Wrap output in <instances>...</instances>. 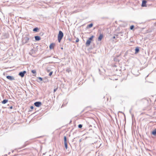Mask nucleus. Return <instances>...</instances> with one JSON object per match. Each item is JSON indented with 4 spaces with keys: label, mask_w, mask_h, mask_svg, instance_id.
Segmentation results:
<instances>
[{
    "label": "nucleus",
    "mask_w": 156,
    "mask_h": 156,
    "mask_svg": "<svg viewBox=\"0 0 156 156\" xmlns=\"http://www.w3.org/2000/svg\"><path fill=\"white\" fill-rule=\"evenodd\" d=\"M30 38L27 35H25L22 38V44H23L27 43L29 42Z\"/></svg>",
    "instance_id": "nucleus-1"
},
{
    "label": "nucleus",
    "mask_w": 156,
    "mask_h": 156,
    "mask_svg": "<svg viewBox=\"0 0 156 156\" xmlns=\"http://www.w3.org/2000/svg\"><path fill=\"white\" fill-rule=\"evenodd\" d=\"M63 36V33L61 30L59 31L58 36V39L59 42H60Z\"/></svg>",
    "instance_id": "nucleus-2"
},
{
    "label": "nucleus",
    "mask_w": 156,
    "mask_h": 156,
    "mask_svg": "<svg viewBox=\"0 0 156 156\" xmlns=\"http://www.w3.org/2000/svg\"><path fill=\"white\" fill-rule=\"evenodd\" d=\"M26 73V71H25L20 72L19 73V75L21 77H23L24 76L25 74Z\"/></svg>",
    "instance_id": "nucleus-3"
},
{
    "label": "nucleus",
    "mask_w": 156,
    "mask_h": 156,
    "mask_svg": "<svg viewBox=\"0 0 156 156\" xmlns=\"http://www.w3.org/2000/svg\"><path fill=\"white\" fill-rule=\"evenodd\" d=\"M42 105L41 102L37 101L34 103V105L37 107H39Z\"/></svg>",
    "instance_id": "nucleus-4"
},
{
    "label": "nucleus",
    "mask_w": 156,
    "mask_h": 156,
    "mask_svg": "<svg viewBox=\"0 0 156 156\" xmlns=\"http://www.w3.org/2000/svg\"><path fill=\"white\" fill-rule=\"evenodd\" d=\"M6 78L10 80H15L14 77L10 76H7Z\"/></svg>",
    "instance_id": "nucleus-5"
},
{
    "label": "nucleus",
    "mask_w": 156,
    "mask_h": 156,
    "mask_svg": "<svg viewBox=\"0 0 156 156\" xmlns=\"http://www.w3.org/2000/svg\"><path fill=\"white\" fill-rule=\"evenodd\" d=\"M147 2L145 0H143L142 1L141 6L143 7L146 6V3Z\"/></svg>",
    "instance_id": "nucleus-6"
},
{
    "label": "nucleus",
    "mask_w": 156,
    "mask_h": 156,
    "mask_svg": "<svg viewBox=\"0 0 156 156\" xmlns=\"http://www.w3.org/2000/svg\"><path fill=\"white\" fill-rule=\"evenodd\" d=\"M103 37V34H100V35L98 37V41H101Z\"/></svg>",
    "instance_id": "nucleus-7"
},
{
    "label": "nucleus",
    "mask_w": 156,
    "mask_h": 156,
    "mask_svg": "<svg viewBox=\"0 0 156 156\" xmlns=\"http://www.w3.org/2000/svg\"><path fill=\"white\" fill-rule=\"evenodd\" d=\"M36 51L35 50H34L33 49H32L31 50L30 52H29V54L31 55H32L35 53Z\"/></svg>",
    "instance_id": "nucleus-8"
},
{
    "label": "nucleus",
    "mask_w": 156,
    "mask_h": 156,
    "mask_svg": "<svg viewBox=\"0 0 156 156\" xmlns=\"http://www.w3.org/2000/svg\"><path fill=\"white\" fill-rule=\"evenodd\" d=\"M55 45V44L54 43H52L49 46V48L50 49H52L54 48Z\"/></svg>",
    "instance_id": "nucleus-9"
},
{
    "label": "nucleus",
    "mask_w": 156,
    "mask_h": 156,
    "mask_svg": "<svg viewBox=\"0 0 156 156\" xmlns=\"http://www.w3.org/2000/svg\"><path fill=\"white\" fill-rule=\"evenodd\" d=\"M34 37L35 40L37 41H38L41 39L40 37L38 36H35Z\"/></svg>",
    "instance_id": "nucleus-10"
},
{
    "label": "nucleus",
    "mask_w": 156,
    "mask_h": 156,
    "mask_svg": "<svg viewBox=\"0 0 156 156\" xmlns=\"http://www.w3.org/2000/svg\"><path fill=\"white\" fill-rule=\"evenodd\" d=\"M91 42V41L89 40H88L87 41V42L86 43V46H89L90 45Z\"/></svg>",
    "instance_id": "nucleus-11"
},
{
    "label": "nucleus",
    "mask_w": 156,
    "mask_h": 156,
    "mask_svg": "<svg viewBox=\"0 0 156 156\" xmlns=\"http://www.w3.org/2000/svg\"><path fill=\"white\" fill-rule=\"evenodd\" d=\"M151 134L154 136H156V129H155L152 132Z\"/></svg>",
    "instance_id": "nucleus-12"
},
{
    "label": "nucleus",
    "mask_w": 156,
    "mask_h": 156,
    "mask_svg": "<svg viewBox=\"0 0 156 156\" xmlns=\"http://www.w3.org/2000/svg\"><path fill=\"white\" fill-rule=\"evenodd\" d=\"M135 54H136V53H138L139 51V48L138 47H136L135 48Z\"/></svg>",
    "instance_id": "nucleus-13"
},
{
    "label": "nucleus",
    "mask_w": 156,
    "mask_h": 156,
    "mask_svg": "<svg viewBox=\"0 0 156 156\" xmlns=\"http://www.w3.org/2000/svg\"><path fill=\"white\" fill-rule=\"evenodd\" d=\"M8 101V100L7 99H4L2 101V103L3 104H5Z\"/></svg>",
    "instance_id": "nucleus-14"
},
{
    "label": "nucleus",
    "mask_w": 156,
    "mask_h": 156,
    "mask_svg": "<svg viewBox=\"0 0 156 156\" xmlns=\"http://www.w3.org/2000/svg\"><path fill=\"white\" fill-rule=\"evenodd\" d=\"M38 30H39V29L38 27H36L34 28L33 29V31L34 32H37Z\"/></svg>",
    "instance_id": "nucleus-15"
},
{
    "label": "nucleus",
    "mask_w": 156,
    "mask_h": 156,
    "mask_svg": "<svg viewBox=\"0 0 156 156\" xmlns=\"http://www.w3.org/2000/svg\"><path fill=\"white\" fill-rule=\"evenodd\" d=\"M64 143H67V138L66 136H65L64 137Z\"/></svg>",
    "instance_id": "nucleus-16"
},
{
    "label": "nucleus",
    "mask_w": 156,
    "mask_h": 156,
    "mask_svg": "<svg viewBox=\"0 0 156 156\" xmlns=\"http://www.w3.org/2000/svg\"><path fill=\"white\" fill-rule=\"evenodd\" d=\"M94 36L92 35V36H91L90 37L89 39L88 40H89L90 41H91L92 40H93V37H94Z\"/></svg>",
    "instance_id": "nucleus-17"
},
{
    "label": "nucleus",
    "mask_w": 156,
    "mask_h": 156,
    "mask_svg": "<svg viewBox=\"0 0 156 156\" xmlns=\"http://www.w3.org/2000/svg\"><path fill=\"white\" fill-rule=\"evenodd\" d=\"M93 26V24L92 23H91L88 25L87 27H88L89 28H91Z\"/></svg>",
    "instance_id": "nucleus-18"
},
{
    "label": "nucleus",
    "mask_w": 156,
    "mask_h": 156,
    "mask_svg": "<svg viewBox=\"0 0 156 156\" xmlns=\"http://www.w3.org/2000/svg\"><path fill=\"white\" fill-rule=\"evenodd\" d=\"M31 72L34 73V74H36V71L35 70H32L31 71Z\"/></svg>",
    "instance_id": "nucleus-19"
},
{
    "label": "nucleus",
    "mask_w": 156,
    "mask_h": 156,
    "mask_svg": "<svg viewBox=\"0 0 156 156\" xmlns=\"http://www.w3.org/2000/svg\"><path fill=\"white\" fill-rule=\"evenodd\" d=\"M134 25H131L130 27V29L131 30H132L134 28Z\"/></svg>",
    "instance_id": "nucleus-20"
},
{
    "label": "nucleus",
    "mask_w": 156,
    "mask_h": 156,
    "mask_svg": "<svg viewBox=\"0 0 156 156\" xmlns=\"http://www.w3.org/2000/svg\"><path fill=\"white\" fill-rule=\"evenodd\" d=\"M64 144H65V147L67 149L68 148L67 143H64Z\"/></svg>",
    "instance_id": "nucleus-21"
},
{
    "label": "nucleus",
    "mask_w": 156,
    "mask_h": 156,
    "mask_svg": "<svg viewBox=\"0 0 156 156\" xmlns=\"http://www.w3.org/2000/svg\"><path fill=\"white\" fill-rule=\"evenodd\" d=\"M82 124H79L78 125V127L80 128H81L82 127Z\"/></svg>",
    "instance_id": "nucleus-22"
},
{
    "label": "nucleus",
    "mask_w": 156,
    "mask_h": 156,
    "mask_svg": "<svg viewBox=\"0 0 156 156\" xmlns=\"http://www.w3.org/2000/svg\"><path fill=\"white\" fill-rule=\"evenodd\" d=\"M53 73V71L51 72L49 74V76H51L52 75Z\"/></svg>",
    "instance_id": "nucleus-23"
},
{
    "label": "nucleus",
    "mask_w": 156,
    "mask_h": 156,
    "mask_svg": "<svg viewBox=\"0 0 156 156\" xmlns=\"http://www.w3.org/2000/svg\"><path fill=\"white\" fill-rule=\"evenodd\" d=\"M38 79L39 80H40L41 81L42 80V78L41 77H38Z\"/></svg>",
    "instance_id": "nucleus-24"
},
{
    "label": "nucleus",
    "mask_w": 156,
    "mask_h": 156,
    "mask_svg": "<svg viewBox=\"0 0 156 156\" xmlns=\"http://www.w3.org/2000/svg\"><path fill=\"white\" fill-rule=\"evenodd\" d=\"M46 70L48 72H49L50 71V69H48V68H47V69H46Z\"/></svg>",
    "instance_id": "nucleus-25"
},
{
    "label": "nucleus",
    "mask_w": 156,
    "mask_h": 156,
    "mask_svg": "<svg viewBox=\"0 0 156 156\" xmlns=\"http://www.w3.org/2000/svg\"><path fill=\"white\" fill-rule=\"evenodd\" d=\"M57 89H58V87H57L54 90V92H55L57 90Z\"/></svg>",
    "instance_id": "nucleus-26"
},
{
    "label": "nucleus",
    "mask_w": 156,
    "mask_h": 156,
    "mask_svg": "<svg viewBox=\"0 0 156 156\" xmlns=\"http://www.w3.org/2000/svg\"><path fill=\"white\" fill-rule=\"evenodd\" d=\"M79 41V39L78 38H76V42H78Z\"/></svg>",
    "instance_id": "nucleus-27"
},
{
    "label": "nucleus",
    "mask_w": 156,
    "mask_h": 156,
    "mask_svg": "<svg viewBox=\"0 0 156 156\" xmlns=\"http://www.w3.org/2000/svg\"><path fill=\"white\" fill-rule=\"evenodd\" d=\"M30 108L31 109H33L34 108V107L33 106H31Z\"/></svg>",
    "instance_id": "nucleus-28"
},
{
    "label": "nucleus",
    "mask_w": 156,
    "mask_h": 156,
    "mask_svg": "<svg viewBox=\"0 0 156 156\" xmlns=\"http://www.w3.org/2000/svg\"><path fill=\"white\" fill-rule=\"evenodd\" d=\"M12 108H13V107L12 106H11L9 107V108L10 109H12Z\"/></svg>",
    "instance_id": "nucleus-29"
},
{
    "label": "nucleus",
    "mask_w": 156,
    "mask_h": 156,
    "mask_svg": "<svg viewBox=\"0 0 156 156\" xmlns=\"http://www.w3.org/2000/svg\"><path fill=\"white\" fill-rule=\"evenodd\" d=\"M115 36H114V37H113V39H115Z\"/></svg>",
    "instance_id": "nucleus-30"
},
{
    "label": "nucleus",
    "mask_w": 156,
    "mask_h": 156,
    "mask_svg": "<svg viewBox=\"0 0 156 156\" xmlns=\"http://www.w3.org/2000/svg\"><path fill=\"white\" fill-rule=\"evenodd\" d=\"M133 116H134V115H132V117H133Z\"/></svg>",
    "instance_id": "nucleus-31"
},
{
    "label": "nucleus",
    "mask_w": 156,
    "mask_h": 156,
    "mask_svg": "<svg viewBox=\"0 0 156 156\" xmlns=\"http://www.w3.org/2000/svg\"><path fill=\"white\" fill-rule=\"evenodd\" d=\"M119 33H122L121 32Z\"/></svg>",
    "instance_id": "nucleus-32"
},
{
    "label": "nucleus",
    "mask_w": 156,
    "mask_h": 156,
    "mask_svg": "<svg viewBox=\"0 0 156 156\" xmlns=\"http://www.w3.org/2000/svg\"><path fill=\"white\" fill-rule=\"evenodd\" d=\"M61 49H63V48H61Z\"/></svg>",
    "instance_id": "nucleus-33"
},
{
    "label": "nucleus",
    "mask_w": 156,
    "mask_h": 156,
    "mask_svg": "<svg viewBox=\"0 0 156 156\" xmlns=\"http://www.w3.org/2000/svg\"><path fill=\"white\" fill-rule=\"evenodd\" d=\"M28 44V45H30V44Z\"/></svg>",
    "instance_id": "nucleus-34"
}]
</instances>
